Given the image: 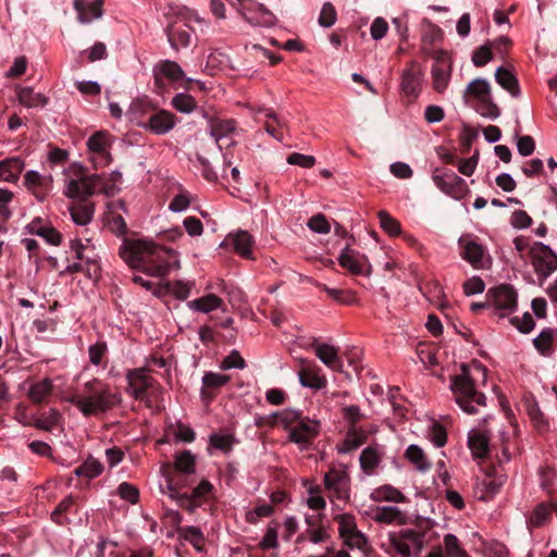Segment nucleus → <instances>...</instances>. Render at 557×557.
I'll return each mask as SVG.
<instances>
[{
  "label": "nucleus",
  "mask_w": 557,
  "mask_h": 557,
  "mask_svg": "<svg viewBox=\"0 0 557 557\" xmlns=\"http://www.w3.org/2000/svg\"><path fill=\"white\" fill-rule=\"evenodd\" d=\"M120 257L134 270L147 275L164 277L174 267H180L176 252L146 239L124 238Z\"/></svg>",
  "instance_id": "obj_1"
},
{
  "label": "nucleus",
  "mask_w": 557,
  "mask_h": 557,
  "mask_svg": "<svg viewBox=\"0 0 557 557\" xmlns=\"http://www.w3.org/2000/svg\"><path fill=\"white\" fill-rule=\"evenodd\" d=\"M85 417L98 416L112 409L119 401L110 385L94 379L84 384L81 393L67 398Z\"/></svg>",
  "instance_id": "obj_2"
},
{
  "label": "nucleus",
  "mask_w": 557,
  "mask_h": 557,
  "mask_svg": "<svg viewBox=\"0 0 557 557\" xmlns=\"http://www.w3.org/2000/svg\"><path fill=\"white\" fill-rule=\"evenodd\" d=\"M75 178L67 182L63 194L67 198L90 197L96 193H103L107 196L115 194V185L120 182L122 174L111 173L109 178L101 174H88V170L79 164L73 165Z\"/></svg>",
  "instance_id": "obj_3"
},
{
  "label": "nucleus",
  "mask_w": 557,
  "mask_h": 557,
  "mask_svg": "<svg viewBox=\"0 0 557 557\" xmlns=\"http://www.w3.org/2000/svg\"><path fill=\"white\" fill-rule=\"evenodd\" d=\"M461 373L450 376V391L457 405L468 414L478 412L475 406H486V396L479 392L467 363H461Z\"/></svg>",
  "instance_id": "obj_4"
},
{
  "label": "nucleus",
  "mask_w": 557,
  "mask_h": 557,
  "mask_svg": "<svg viewBox=\"0 0 557 557\" xmlns=\"http://www.w3.org/2000/svg\"><path fill=\"white\" fill-rule=\"evenodd\" d=\"M186 485L187 482L176 481L173 476H168L170 497L174 499L181 508L193 513L197 508L209 502L214 487L208 480H202L193 488L190 494L181 493L180 490Z\"/></svg>",
  "instance_id": "obj_5"
},
{
  "label": "nucleus",
  "mask_w": 557,
  "mask_h": 557,
  "mask_svg": "<svg viewBox=\"0 0 557 557\" xmlns=\"http://www.w3.org/2000/svg\"><path fill=\"white\" fill-rule=\"evenodd\" d=\"M430 527L429 520H420L414 529L403 530L398 535L392 534L389 543L403 557H410L412 549L420 553L424 547V536Z\"/></svg>",
  "instance_id": "obj_6"
},
{
  "label": "nucleus",
  "mask_w": 557,
  "mask_h": 557,
  "mask_svg": "<svg viewBox=\"0 0 557 557\" xmlns=\"http://www.w3.org/2000/svg\"><path fill=\"white\" fill-rule=\"evenodd\" d=\"M249 24L271 27L276 24L275 15L262 3L255 0H226Z\"/></svg>",
  "instance_id": "obj_7"
},
{
  "label": "nucleus",
  "mask_w": 557,
  "mask_h": 557,
  "mask_svg": "<svg viewBox=\"0 0 557 557\" xmlns=\"http://www.w3.org/2000/svg\"><path fill=\"white\" fill-rule=\"evenodd\" d=\"M529 255L541 283L557 270V253L549 246L536 242L530 248Z\"/></svg>",
  "instance_id": "obj_8"
},
{
  "label": "nucleus",
  "mask_w": 557,
  "mask_h": 557,
  "mask_svg": "<svg viewBox=\"0 0 557 557\" xmlns=\"http://www.w3.org/2000/svg\"><path fill=\"white\" fill-rule=\"evenodd\" d=\"M486 299L491 301L496 310L500 311V318L512 313L518 305L517 290L509 284H500L490 288L486 293Z\"/></svg>",
  "instance_id": "obj_9"
},
{
  "label": "nucleus",
  "mask_w": 557,
  "mask_h": 557,
  "mask_svg": "<svg viewBox=\"0 0 557 557\" xmlns=\"http://www.w3.org/2000/svg\"><path fill=\"white\" fill-rule=\"evenodd\" d=\"M432 178L437 188L455 199L463 198L468 191L466 181L451 170L436 169Z\"/></svg>",
  "instance_id": "obj_10"
},
{
  "label": "nucleus",
  "mask_w": 557,
  "mask_h": 557,
  "mask_svg": "<svg viewBox=\"0 0 557 557\" xmlns=\"http://www.w3.org/2000/svg\"><path fill=\"white\" fill-rule=\"evenodd\" d=\"M161 469L166 481L168 476H173L176 481L187 482L184 476L195 473L196 457L190 450L176 453L174 456L173 468L171 465L166 463Z\"/></svg>",
  "instance_id": "obj_11"
},
{
  "label": "nucleus",
  "mask_w": 557,
  "mask_h": 557,
  "mask_svg": "<svg viewBox=\"0 0 557 557\" xmlns=\"http://www.w3.org/2000/svg\"><path fill=\"white\" fill-rule=\"evenodd\" d=\"M431 70L432 86L436 92L442 94L448 87L453 64L448 53L444 50H437Z\"/></svg>",
  "instance_id": "obj_12"
},
{
  "label": "nucleus",
  "mask_w": 557,
  "mask_h": 557,
  "mask_svg": "<svg viewBox=\"0 0 557 557\" xmlns=\"http://www.w3.org/2000/svg\"><path fill=\"white\" fill-rule=\"evenodd\" d=\"M209 134L215 140L220 150L223 149V140H228L226 148L233 147L236 141L233 136L237 132V122L233 119L208 117Z\"/></svg>",
  "instance_id": "obj_13"
},
{
  "label": "nucleus",
  "mask_w": 557,
  "mask_h": 557,
  "mask_svg": "<svg viewBox=\"0 0 557 557\" xmlns=\"http://www.w3.org/2000/svg\"><path fill=\"white\" fill-rule=\"evenodd\" d=\"M126 379L131 395L135 399L146 401L147 406H150L148 391L154 387L157 381L149 376L145 369H134L128 371Z\"/></svg>",
  "instance_id": "obj_14"
},
{
  "label": "nucleus",
  "mask_w": 557,
  "mask_h": 557,
  "mask_svg": "<svg viewBox=\"0 0 557 557\" xmlns=\"http://www.w3.org/2000/svg\"><path fill=\"white\" fill-rule=\"evenodd\" d=\"M319 431L320 424L318 421L304 417L290 428L288 438L290 442L301 446V448H308L318 436Z\"/></svg>",
  "instance_id": "obj_15"
},
{
  "label": "nucleus",
  "mask_w": 557,
  "mask_h": 557,
  "mask_svg": "<svg viewBox=\"0 0 557 557\" xmlns=\"http://www.w3.org/2000/svg\"><path fill=\"white\" fill-rule=\"evenodd\" d=\"M154 85L158 89L164 90L166 83H176L185 78V73L181 65L171 60H161L152 69Z\"/></svg>",
  "instance_id": "obj_16"
},
{
  "label": "nucleus",
  "mask_w": 557,
  "mask_h": 557,
  "mask_svg": "<svg viewBox=\"0 0 557 557\" xmlns=\"http://www.w3.org/2000/svg\"><path fill=\"white\" fill-rule=\"evenodd\" d=\"M460 256L474 268L484 267L485 248L471 235H462L458 239Z\"/></svg>",
  "instance_id": "obj_17"
},
{
  "label": "nucleus",
  "mask_w": 557,
  "mask_h": 557,
  "mask_svg": "<svg viewBox=\"0 0 557 557\" xmlns=\"http://www.w3.org/2000/svg\"><path fill=\"white\" fill-rule=\"evenodd\" d=\"M505 481L506 476L499 474L495 466H488L485 469V478L476 484L479 498L482 500L492 499L499 492Z\"/></svg>",
  "instance_id": "obj_18"
},
{
  "label": "nucleus",
  "mask_w": 557,
  "mask_h": 557,
  "mask_svg": "<svg viewBox=\"0 0 557 557\" xmlns=\"http://www.w3.org/2000/svg\"><path fill=\"white\" fill-rule=\"evenodd\" d=\"M422 71L416 62H411L401 74V91L409 99H416L421 90Z\"/></svg>",
  "instance_id": "obj_19"
},
{
  "label": "nucleus",
  "mask_w": 557,
  "mask_h": 557,
  "mask_svg": "<svg viewBox=\"0 0 557 557\" xmlns=\"http://www.w3.org/2000/svg\"><path fill=\"white\" fill-rule=\"evenodd\" d=\"M338 263L342 268L348 270L354 275H369L370 264L364 255H357L350 249L349 245L342 250L338 257Z\"/></svg>",
  "instance_id": "obj_20"
},
{
  "label": "nucleus",
  "mask_w": 557,
  "mask_h": 557,
  "mask_svg": "<svg viewBox=\"0 0 557 557\" xmlns=\"http://www.w3.org/2000/svg\"><path fill=\"white\" fill-rule=\"evenodd\" d=\"M52 176L41 175L37 171H27L24 174V185L32 194L42 201L52 188Z\"/></svg>",
  "instance_id": "obj_21"
},
{
  "label": "nucleus",
  "mask_w": 557,
  "mask_h": 557,
  "mask_svg": "<svg viewBox=\"0 0 557 557\" xmlns=\"http://www.w3.org/2000/svg\"><path fill=\"white\" fill-rule=\"evenodd\" d=\"M324 484L329 491H333L338 499L348 498L349 476L343 470L331 469L324 475Z\"/></svg>",
  "instance_id": "obj_22"
},
{
  "label": "nucleus",
  "mask_w": 557,
  "mask_h": 557,
  "mask_svg": "<svg viewBox=\"0 0 557 557\" xmlns=\"http://www.w3.org/2000/svg\"><path fill=\"white\" fill-rule=\"evenodd\" d=\"M175 115L173 113L159 110L152 112L143 125L157 135H163L169 133L175 126Z\"/></svg>",
  "instance_id": "obj_23"
},
{
  "label": "nucleus",
  "mask_w": 557,
  "mask_h": 557,
  "mask_svg": "<svg viewBox=\"0 0 557 557\" xmlns=\"http://www.w3.org/2000/svg\"><path fill=\"white\" fill-rule=\"evenodd\" d=\"M311 346L314 348L317 357L330 369L334 371H342L343 361L338 357V349L327 344H319L317 338H313Z\"/></svg>",
  "instance_id": "obj_24"
},
{
  "label": "nucleus",
  "mask_w": 557,
  "mask_h": 557,
  "mask_svg": "<svg viewBox=\"0 0 557 557\" xmlns=\"http://www.w3.org/2000/svg\"><path fill=\"white\" fill-rule=\"evenodd\" d=\"M230 382V376L215 373L207 372L202 377V388L200 391L201 398L208 403L212 401L215 397L213 389H218Z\"/></svg>",
  "instance_id": "obj_25"
},
{
  "label": "nucleus",
  "mask_w": 557,
  "mask_h": 557,
  "mask_svg": "<svg viewBox=\"0 0 557 557\" xmlns=\"http://www.w3.org/2000/svg\"><path fill=\"white\" fill-rule=\"evenodd\" d=\"M25 163L20 157L0 161V181L15 183L24 170Z\"/></svg>",
  "instance_id": "obj_26"
},
{
  "label": "nucleus",
  "mask_w": 557,
  "mask_h": 557,
  "mask_svg": "<svg viewBox=\"0 0 557 557\" xmlns=\"http://www.w3.org/2000/svg\"><path fill=\"white\" fill-rule=\"evenodd\" d=\"M28 231L30 234L40 236L46 239L47 243L58 246L62 242V235L52 226L42 225L41 218L34 219L29 225Z\"/></svg>",
  "instance_id": "obj_27"
},
{
  "label": "nucleus",
  "mask_w": 557,
  "mask_h": 557,
  "mask_svg": "<svg viewBox=\"0 0 557 557\" xmlns=\"http://www.w3.org/2000/svg\"><path fill=\"white\" fill-rule=\"evenodd\" d=\"M103 0H95L90 4H86L85 0H74V9L78 13L82 23H89L92 18L102 15Z\"/></svg>",
  "instance_id": "obj_28"
},
{
  "label": "nucleus",
  "mask_w": 557,
  "mask_h": 557,
  "mask_svg": "<svg viewBox=\"0 0 557 557\" xmlns=\"http://www.w3.org/2000/svg\"><path fill=\"white\" fill-rule=\"evenodd\" d=\"M320 368L317 366H304L299 371V381L302 386L321 389L326 385V379L319 375Z\"/></svg>",
  "instance_id": "obj_29"
},
{
  "label": "nucleus",
  "mask_w": 557,
  "mask_h": 557,
  "mask_svg": "<svg viewBox=\"0 0 557 557\" xmlns=\"http://www.w3.org/2000/svg\"><path fill=\"white\" fill-rule=\"evenodd\" d=\"M490 438L483 432L472 431L468 436V445L474 458H486L490 451Z\"/></svg>",
  "instance_id": "obj_30"
},
{
  "label": "nucleus",
  "mask_w": 557,
  "mask_h": 557,
  "mask_svg": "<svg viewBox=\"0 0 557 557\" xmlns=\"http://www.w3.org/2000/svg\"><path fill=\"white\" fill-rule=\"evenodd\" d=\"M17 100L27 108H44L48 103V98L42 94L35 92L32 87H20Z\"/></svg>",
  "instance_id": "obj_31"
},
{
  "label": "nucleus",
  "mask_w": 557,
  "mask_h": 557,
  "mask_svg": "<svg viewBox=\"0 0 557 557\" xmlns=\"http://www.w3.org/2000/svg\"><path fill=\"white\" fill-rule=\"evenodd\" d=\"M94 211V205L86 202L85 199L70 207L71 218L78 225H87L92 220Z\"/></svg>",
  "instance_id": "obj_32"
},
{
  "label": "nucleus",
  "mask_w": 557,
  "mask_h": 557,
  "mask_svg": "<svg viewBox=\"0 0 557 557\" xmlns=\"http://www.w3.org/2000/svg\"><path fill=\"white\" fill-rule=\"evenodd\" d=\"M232 239L235 251L243 258L251 259V247L253 245L252 236L246 231H239L234 235L228 236Z\"/></svg>",
  "instance_id": "obj_33"
},
{
  "label": "nucleus",
  "mask_w": 557,
  "mask_h": 557,
  "mask_svg": "<svg viewBox=\"0 0 557 557\" xmlns=\"http://www.w3.org/2000/svg\"><path fill=\"white\" fill-rule=\"evenodd\" d=\"M223 305V300L214 294L205 295L187 304L190 309L202 313H209L214 309L221 308Z\"/></svg>",
  "instance_id": "obj_34"
},
{
  "label": "nucleus",
  "mask_w": 557,
  "mask_h": 557,
  "mask_svg": "<svg viewBox=\"0 0 557 557\" xmlns=\"http://www.w3.org/2000/svg\"><path fill=\"white\" fill-rule=\"evenodd\" d=\"M165 34L171 47L175 50H177L180 46L188 47L190 44V33L185 28L176 26L175 23L166 27Z\"/></svg>",
  "instance_id": "obj_35"
},
{
  "label": "nucleus",
  "mask_w": 557,
  "mask_h": 557,
  "mask_svg": "<svg viewBox=\"0 0 557 557\" xmlns=\"http://www.w3.org/2000/svg\"><path fill=\"white\" fill-rule=\"evenodd\" d=\"M52 393V383L49 379L34 383L27 393L28 398L36 405L46 401L47 397Z\"/></svg>",
  "instance_id": "obj_36"
},
{
  "label": "nucleus",
  "mask_w": 557,
  "mask_h": 557,
  "mask_svg": "<svg viewBox=\"0 0 557 557\" xmlns=\"http://www.w3.org/2000/svg\"><path fill=\"white\" fill-rule=\"evenodd\" d=\"M367 440L368 435L362 429H358L357 426H354V429H348L346 438L343 443V447L339 449V451L346 454L355 450L364 444Z\"/></svg>",
  "instance_id": "obj_37"
},
{
  "label": "nucleus",
  "mask_w": 557,
  "mask_h": 557,
  "mask_svg": "<svg viewBox=\"0 0 557 557\" xmlns=\"http://www.w3.org/2000/svg\"><path fill=\"white\" fill-rule=\"evenodd\" d=\"M371 497L375 502L405 503L407 500L406 496L399 490L391 485H383L374 490Z\"/></svg>",
  "instance_id": "obj_38"
},
{
  "label": "nucleus",
  "mask_w": 557,
  "mask_h": 557,
  "mask_svg": "<svg viewBox=\"0 0 557 557\" xmlns=\"http://www.w3.org/2000/svg\"><path fill=\"white\" fill-rule=\"evenodd\" d=\"M62 416L57 409H50L48 412L40 413L33 425L42 431H52L61 422Z\"/></svg>",
  "instance_id": "obj_39"
},
{
  "label": "nucleus",
  "mask_w": 557,
  "mask_h": 557,
  "mask_svg": "<svg viewBox=\"0 0 557 557\" xmlns=\"http://www.w3.org/2000/svg\"><path fill=\"white\" fill-rule=\"evenodd\" d=\"M102 471L103 465L94 457H89L81 466L74 469V474L91 480L99 476Z\"/></svg>",
  "instance_id": "obj_40"
},
{
  "label": "nucleus",
  "mask_w": 557,
  "mask_h": 557,
  "mask_svg": "<svg viewBox=\"0 0 557 557\" xmlns=\"http://www.w3.org/2000/svg\"><path fill=\"white\" fill-rule=\"evenodd\" d=\"M496 82L513 97H518L520 88L517 78L505 67H498L495 73Z\"/></svg>",
  "instance_id": "obj_41"
},
{
  "label": "nucleus",
  "mask_w": 557,
  "mask_h": 557,
  "mask_svg": "<svg viewBox=\"0 0 557 557\" xmlns=\"http://www.w3.org/2000/svg\"><path fill=\"white\" fill-rule=\"evenodd\" d=\"M471 96L475 98L478 101L485 99L491 96V86L488 82L484 78H475L471 81L465 91V99Z\"/></svg>",
  "instance_id": "obj_42"
},
{
  "label": "nucleus",
  "mask_w": 557,
  "mask_h": 557,
  "mask_svg": "<svg viewBox=\"0 0 557 557\" xmlns=\"http://www.w3.org/2000/svg\"><path fill=\"white\" fill-rule=\"evenodd\" d=\"M360 467L367 472L371 473L380 463L381 457L377 449V446H368L364 448L360 455Z\"/></svg>",
  "instance_id": "obj_43"
},
{
  "label": "nucleus",
  "mask_w": 557,
  "mask_h": 557,
  "mask_svg": "<svg viewBox=\"0 0 557 557\" xmlns=\"http://www.w3.org/2000/svg\"><path fill=\"white\" fill-rule=\"evenodd\" d=\"M556 333V330L547 327L533 339L534 347L542 356H549L552 354V345Z\"/></svg>",
  "instance_id": "obj_44"
},
{
  "label": "nucleus",
  "mask_w": 557,
  "mask_h": 557,
  "mask_svg": "<svg viewBox=\"0 0 557 557\" xmlns=\"http://www.w3.org/2000/svg\"><path fill=\"white\" fill-rule=\"evenodd\" d=\"M74 505L75 498L72 495L66 496L51 512V520L59 525L69 523L67 512L71 511Z\"/></svg>",
  "instance_id": "obj_45"
},
{
  "label": "nucleus",
  "mask_w": 557,
  "mask_h": 557,
  "mask_svg": "<svg viewBox=\"0 0 557 557\" xmlns=\"http://www.w3.org/2000/svg\"><path fill=\"white\" fill-rule=\"evenodd\" d=\"M373 519L381 523H392L395 521L404 523L401 511L397 507L392 506L376 507Z\"/></svg>",
  "instance_id": "obj_46"
},
{
  "label": "nucleus",
  "mask_w": 557,
  "mask_h": 557,
  "mask_svg": "<svg viewBox=\"0 0 557 557\" xmlns=\"http://www.w3.org/2000/svg\"><path fill=\"white\" fill-rule=\"evenodd\" d=\"M405 456L420 471H426L431 468V463L426 460L423 450L418 445H409Z\"/></svg>",
  "instance_id": "obj_47"
},
{
  "label": "nucleus",
  "mask_w": 557,
  "mask_h": 557,
  "mask_svg": "<svg viewBox=\"0 0 557 557\" xmlns=\"http://www.w3.org/2000/svg\"><path fill=\"white\" fill-rule=\"evenodd\" d=\"M553 508L544 503L539 504L530 517L528 518V524L531 528L542 527L550 517Z\"/></svg>",
  "instance_id": "obj_48"
},
{
  "label": "nucleus",
  "mask_w": 557,
  "mask_h": 557,
  "mask_svg": "<svg viewBox=\"0 0 557 557\" xmlns=\"http://www.w3.org/2000/svg\"><path fill=\"white\" fill-rule=\"evenodd\" d=\"M181 536L190 543L197 550H202L205 537L197 527H185L180 530Z\"/></svg>",
  "instance_id": "obj_49"
},
{
  "label": "nucleus",
  "mask_w": 557,
  "mask_h": 557,
  "mask_svg": "<svg viewBox=\"0 0 557 557\" xmlns=\"http://www.w3.org/2000/svg\"><path fill=\"white\" fill-rule=\"evenodd\" d=\"M87 146L92 154L109 152L108 134L97 132L88 138Z\"/></svg>",
  "instance_id": "obj_50"
},
{
  "label": "nucleus",
  "mask_w": 557,
  "mask_h": 557,
  "mask_svg": "<svg viewBox=\"0 0 557 557\" xmlns=\"http://www.w3.org/2000/svg\"><path fill=\"white\" fill-rule=\"evenodd\" d=\"M323 289L327 296L342 305L349 306L357 302L356 294L351 290L330 288L326 285H324Z\"/></svg>",
  "instance_id": "obj_51"
},
{
  "label": "nucleus",
  "mask_w": 557,
  "mask_h": 557,
  "mask_svg": "<svg viewBox=\"0 0 557 557\" xmlns=\"http://www.w3.org/2000/svg\"><path fill=\"white\" fill-rule=\"evenodd\" d=\"M275 419L278 420V423H281L284 429L290 430L300 419H302V413L299 410L294 409H284L280 412H276L273 416Z\"/></svg>",
  "instance_id": "obj_52"
},
{
  "label": "nucleus",
  "mask_w": 557,
  "mask_h": 557,
  "mask_svg": "<svg viewBox=\"0 0 557 557\" xmlns=\"http://www.w3.org/2000/svg\"><path fill=\"white\" fill-rule=\"evenodd\" d=\"M335 521L338 522V531L342 537H349L358 531L355 518L350 515H338L335 517Z\"/></svg>",
  "instance_id": "obj_53"
},
{
  "label": "nucleus",
  "mask_w": 557,
  "mask_h": 557,
  "mask_svg": "<svg viewBox=\"0 0 557 557\" xmlns=\"http://www.w3.org/2000/svg\"><path fill=\"white\" fill-rule=\"evenodd\" d=\"M476 112L480 113L482 116L488 117V119H497L500 114V110L492 100V96L486 97L485 99H482L478 101V106L475 108Z\"/></svg>",
  "instance_id": "obj_54"
},
{
  "label": "nucleus",
  "mask_w": 557,
  "mask_h": 557,
  "mask_svg": "<svg viewBox=\"0 0 557 557\" xmlns=\"http://www.w3.org/2000/svg\"><path fill=\"white\" fill-rule=\"evenodd\" d=\"M444 545L449 557H469L468 553L460 546L459 540L454 534L444 536Z\"/></svg>",
  "instance_id": "obj_55"
},
{
  "label": "nucleus",
  "mask_w": 557,
  "mask_h": 557,
  "mask_svg": "<svg viewBox=\"0 0 557 557\" xmlns=\"http://www.w3.org/2000/svg\"><path fill=\"white\" fill-rule=\"evenodd\" d=\"M172 106L182 113H190L196 108V101L190 95L177 94L172 99Z\"/></svg>",
  "instance_id": "obj_56"
},
{
  "label": "nucleus",
  "mask_w": 557,
  "mask_h": 557,
  "mask_svg": "<svg viewBox=\"0 0 557 557\" xmlns=\"http://www.w3.org/2000/svg\"><path fill=\"white\" fill-rule=\"evenodd\" d=\"M381 227L392 236L400 234V223L386 211L379 212Z\"/></svg>",
  "instance_id": "obj_57"
},
{
  "label": "nucleus",
  "mask_w": 557,
  "mask_h": 557,
  "mask_svg": "<svg viewBox=\"0 0 557 557\" xmlns=\"http://www.w3.org/2000/svg\"><path fill=\"white\" fill-rule=\"evenodd\" d=\"M165 289L173 294L177 299L185 300L189 297L191 286L182 281L168 282L164 285Z\"/></svg>",
  "instance_id": "obj_58"
},
{
  "label": "nucleus",
  "mask_w": 557,
  "mask_h": 557,
  "mask_svg": "<svg viewBox=\"0 0 557 557\" xmlns=\"http://www.w3.org/2000/svg\"><path fill=\"white\" fill-rule=\"evenodd\" d=\"M108 354V346L104 342H97L88 348L89 361L95 366H100Z\"/></svg>",
  "instance_id": "obj_59"
},
{
  "label": "nucleus",
  "mask_w": 557,
  "mask_h": 557,
  "mask_svg": "<svg viewBox=\"0 0 557 557\" xmlns=\"http://www.w3.org/2000/svg\"><path fill=\"white\" fill-rule=\"evenodd\" d=\"M336 10L331 2H325L319 16V24L322 27H331L336 22Z\"/></svg>",
  "instance_id": "obj_60"
},
{
  "label": "nucleus",
  "mask_w": 557,
  "mask_h": 557,
  "mask_svg": "<svg viewBox=\"0 0 557 557\" xmlns=\"http://www.w3.org/2000/svg\"><path fill=\"white\" fill-rule=\"evenodd\" d=\"M117 493L120 497L131 504H136L139 499V491L138 488L127 482H123L117 487Z\"/></svg>",
  "instance_id": "obj_61"
},
{
  "label": "nucleus",
  "mask_w": 557,
  "mask_h": 557,
  "mask_svg": "<svg viewBox=\"0 0 557 557\" xmlns=\"http://www.w3.org/2000/svg\"><path fill=\"white\" fill-rule=\"evenodd\" d=\"M510 323L519 330V332L523 334L530 333L535 327V321L531 313L525 312L522 319L518 317H512L510 319Z\"/></svg>",
  "instance_id": "obj_62"
},
{
  "label": "nucleus",
  "mask_w": 557,
  "mask_h": 557,
  "mask_svg": "<svg viewBox=\"0 0 557 557\" xmlns=\"http://www.w3.org/2000/svg\"><path fill=\"white\" fill-rule=\"evenodd\" d=\"M308 226L313 232L320 234H327L331 231V225L326 220L325 215L322 213H318L311 216L308 221Z\"/></svg>",
  "instance_id": "obj_63"
},
{
  "label": "nucleus",
  "mask_w": 557,
  "mask_h": 557,
  "mask_svg": "<svg viewBox=\"0 0 557 557\" xmlns=\"http://www.w3.org/2000/svg\"><path fill=\"white\" fill-rule=\"evenodd\" d=\"M234 437L232 435L212 434L210 445L216 449L227 453L232 449Z\"/></svg>",
  "instance_id": "obj_64"
}]
</instances>
